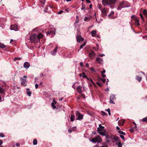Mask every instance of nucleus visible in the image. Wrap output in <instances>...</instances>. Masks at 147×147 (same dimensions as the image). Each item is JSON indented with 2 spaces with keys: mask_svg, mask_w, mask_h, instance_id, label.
<instances>
[{
  "mask_svg": "<svg viewBox=\"0 0 147 147\" xmlns=\"http://www.w3.org/2000/svg\"><path fill=\"white\" fill-rule=\"evenodd\" d=\"M99 127L97 129L98 133L102 136H105L106 131L105 129H104V127L101 126V124L99 125Z\"/></svg>",
  "mask_w": 147,
  "mask_h": 147,
  "instance_id": "f257e3e1",
  "label": "nucleus"
},
{
  "mask_svg": "<svg viewBox=\"0 0 147 147\" xmlns=\"http://www.w3.org/2000/svg\"><path fill=\"white\" fill-rule=\"evenodd\" d=\"M90 140L94 143L96 142L101 143L102 141L101 138L99 135L96 136L92 138L91 140Z\"/></svg>",
  "mask_w": 147,
  "mask_h": 147,
  "instance_id": "f03ea898",
  "label": "nucleus"
},
{
  "mask_svg": "<svg viewBox=\"0 0 147 147\" xmlns=\"http://www.w3.org/2000/svg\"><path fill=\"white\" fill-rule=\"evenodd\" d=\"M130 6V4L129 3L124 1H123L118 7L117 9L118 10H120L122 8L129 7Z\"/></svg>",
  "mask_w": 147,
  "mask_h": 147,
  "instance_id": "7ed1b4c3",
  "label": "nucleus"
},
{
  "mask_svg": "<svg viewBox=\"0 0 147 147\" xmlns=\"http://www.w3.org/2000/svg\"><path fill=\"white\" fill-rule=\"evenodd\" d=\"M117 0H102V3L105 6L108 5H112Z\"/></svg>",
  "mask_w": 147,
  "mask_h": 147,
  "instance_id": "20e7f679",
  "label": "nucleus"
},
{
  "mask_svg": "<svg viewBox=\"0 0 147 147\" xmlns=\"http://www.w3.org/2000/svg\"><path fill=\"white\" fill-rule=\"evenodd\" d=\"M30 42L32 43L38 42L37 36L35 34H33L30 36Z\"/></svg>",
  "mask_w": 147,
  "mask_h": 147,
  "instance_id": "39448f33",
  "label": "nucleus"
},
{
  "mask_svg": "<svg viewBox=\"0 0 147 147\" xmlns=\"http://www.w3.org/2000/svg\"><path fill=\"white\" fill-rule=\"evenodd\" d=\"M76 115L77 118H76V120H80L83 118V115L81 114L78 111L76 112Z\"/></svg>",
  "mask_w": 147,
  "mask_h": 147,
  "instance_id": "423d86ee",
  "label": "nucleus"
},
{
  "mask_svg": "<svg viewBox=\"0 0 147 147\" xmlns=\"http://www.w3.org/2000/svg\"><path fill=\"white\" fill-rule=\"evenodd\" d=\"M23 78H25V79H24L22 78H21L20 79L21 81H22L21 82V84L22 86H25L26 85V79L27 78V76H23Z\"/></svg>",
  "mask_w": 147,
  "mask_h": 147,
  "instance_id": "0eeeda50",
  "label": "nucleus"
},
{
  "mask_svg": "<svg viewBox=\"0 0 147 147\" xmlns=\"http://www.w3.org/2000/svg\"><path fill=\"white\" fill-rule=\"evenodd\" d=\"M76 38L77 42L79 43H80L84 40L83 38H82L81 36L79 35L77 36Z\"/></svg>",
  "mask_w": 147,
  "mask_h": 147,
  "instance_id": "6e6552de",
  "label": "nucleus"
},
{
  "mask_svg": "<svg viewBox=\"0 0 147 147\" xmlns=\"http://www.w3.org/2000/svg\"><path fill=\"white\" fill-rule=\"evenodd\" d=\"M10 29L11 30L17 31L18 29V28L17 25L15 24L11 25Z\"/></svg>",
  "mask_w": 147,
  "mask_h": 147,
  "instance_id": "1a4fd4ad",
  "label": "nucleus"
},
{
  "mask_svg": "<svg viewBox=\"0 0 147 147\" xmlns=\"http://www.w3.org/2000/svg\"><path fill=\"white\" fill-rule=\"evenodd\" d=\"M133 123L134 124V126L129 129L130 131L131 132H133L135 131H137V125L134 122Z\"/></svg>",
  "mask_w": 147,
  "mask_h": 147,
  "instance_id": "9d476101",
  "label": "nucleus"
},
{
  "mask_svg": "<svg viewBox=\"0 0 147 147\" xmlns=\"http://www.w3.org/2000/svg\"><path fill=\"white\" fill-rule=\"evenodd\" d=\"M106 137L105 140L107 142L110 141L111 140H112V137L111 136H109L107 135H105V136Z\"/></svg>",
  "mask_w": 147,
  "mask_h": 147,
  "instance_id": "9b49d317",
  "label": "nucleus"
},
{
  "mask_svg": "<svg viewBox=\"0 0 147 147\" xmlns=\"http://www.w3.org/2000/svg\"><path fill=\"white\" fill-rule=\"evenodd\" d=\"M30 66V64L29 63L27 62H25L24 65V67L26 69L28 68Z\"/></svg>",
  "mask_w": 147,
  "mask_h": 147,
  "instance_id": "f8f14e48",
  "label": "nucleus"
},
{
  "mask_svg": "<svg viewBox=\"0 0 147 147\" xmlns=\"http://www.w3.org/2000/svg\"><path fill=\"white\" fill-rule=\"evenodd\" d=\"M96 61L99 63H102L103 61L102 58L99 57H97L96 58Z\"/></svg>",
  "mask_w": 147,
  "mask_h": 147,
  "instance_id": "ddd939ff",
  "label": "nucleus"
},
{
  "mask_svg": "<svg viewBox=\"0 0 147 147\" xmlns=\"http://www.w3.org/2000/svg\"><path fill=\"white\" fill-rule=\"evenodd\" d=\"M112 140L113 142L115 141H119V138L116 136H115L113 138H112Z\"/></svg>",
  "mask_w": 147,
  "mask_h": 147,
  "instance_id": "4468645a",
  "label": "nucleus"
},
{
  "mask_svg": "<svg viewBox=\"0 0 147 147\" xmlns=\"http://www.w3.org/2000/svg\"><path fill=\"white\" fill-rule=\"evenodd\" d=\"M131 18L133 20L135 21V24L137 25H138V20L136 17L134 15H133L131 16Z\"/></svg>",
  "mask_w": 147,
  "mask_h": 147,
  "instance_id": "2eb2a0df",
  "label": "nucleus"
},
{
  "mask_svg": "<svg viewBox=\"0 0 147 147\" xmlns=\"http://www.w3.org/2000/svg\"><path fill=\"white\" fill-rule=\"evenodd\" d=\"M95 53L93 51H92L89 54L90 57L92 59H93V57L94 56Z\"/></svg>",
  "mask_w": 147,
  "mask_h": 147,
  "instance_id": "dca6fc26",
  "label": "nucleus"
},
{
  "mask_svg": "<svg viewBox=\"0 0 147 147\" xmlns=\"http://www.w3.org/2000/svg\"><path fill=\"white\" fill-rule=\"evenodd\" d=\"M82 87L80 86H78L76 88L78 92L80 93V94L82 92V91L81 90Z\"/></svg>",
  "mask_w": 147,
  "mask_h": 147,
  "instance_id": "f3484780",
  "label": "nucleus"
},
{
  "mask_svg": "<svg viewBox=\"0 0 147 147\" xmlns=\"http://www.w3.org/2000/svg\"><path fill=\"white\" fill-rule=\"evenodd\" d=\"M125 121L123 120H120L118 121V124L119 125L122 126L124 123Z\"/></svg>",
  "mask_w": 147,
  "mask_h": 147,
  "instance_id": "a211bd4d",
  "label": "nucleus"
},
{
  "mask_svg": "<svg viewBox=\"0 0 147 147\" xmlns=\"http://www.w3.org/2000/svg\"><path fill=\"white\" fill-rule=\"evenodd\" d=\"M26 93L29 96H31L32 92L30 91V89L29 88L26 89Z\"/></svg>",
  "mask_w": 147,
  "mask_h": 147,
  "instance_id": "6ab92c4d",
  "label": "nucleus"
},
{
  "mask_svg": "<svg viewBox=\"0 0 147 147\" xmlns=\"http://www.w3.org/2000/svg\"><path fill=\"white\" fill-rule=\"evenodd\" d=\"M5 91V89L3 88L0 87V93L3 94H4Z\"/></svg>",
  "mask_w": 147,
  "mask_h": 147,
  "instance_id": "aec40b11",
  "label": "nucleus"
},
{
  "mask_svg": "<svg viewBox=\"0 0 147 147\" xmlns=\"http://www.w3.org/2000/svg\"><path fill=\"white\" fill-rule=\"evenodd\" d=\"M43 35H42V34L41 33H39L38 34V36H37V37L38 38V41L39 42L40 39L43 38Z\"/></svg>",
  "mask_w": 147,
  "mask_h": 147,
  "instance_id": "412c9836",
  "label": "nucleus"
},
{
  "mask_svg": "<svg viewBox=\"0 0 147 147\" xmlns=\"http://www.w3.org/2000/svg\"><path fill=\"white\" fill-rule=\"evenodd\" d=\"M47 33L49 34H51L52 35H53V36L55 34L54 31H53L52 30L48 31Z\"/></svg>",
  "mask_w": 147,
  "mask_h": 147,
  "instance_id": "4be33fe9",
  "label": "nucleus"
},
{
  "mask_svg": "<svg viewBox=\"0 0 147 147\" xmlns=\"http://www.w3.org/2000/svg\"><path fill=\"white\" fill-rule=\"evenodd\" d=\"M91 34L92 36H94L96 34V30H93L91 32Z\"/></svg>",
  "mask_w": 147,
  "mask_h": 147,
  "instance_id": "5701e85b",
  "label": "nucleus"
},
{
  "mask_svg": "<svg viewBox=\"0 0 147 147\" xmlns=\"http://www.w3.org/2000/svg\"><path fill=\"white\" fill-rule=\"evenodd\" d=\"M79 75L80 77H82L83 78H87V76L85 75L84 72H83L82 74H80Z\"/></svg>",
  "mask_w": 147,
  "mask_h": 147,
  "instance_id": "b1692460",
  "label": "nucleus"
},
{
  "mask_svg": "<svg viewBox=\"0 0 147 147\" xmlns=\"http://www.w3.org/2000/svg\"><path fill=\"white\" fill-rule=\"evenodd\" d=\"M116 98L115 96L114 95H112L110 96V99H111L112 100H114Z\"/></svg>",
  "mask_w": 147,
  "mask_h": 147,
  "instance_id": "393cba45",
  "label": "nucleus"
},
{
  "mask_svg": "<svg viewBox=\"0 0 147 147\" xmlns=\"http://www.w3.org/2000/svg\"><path fill=\"white\" fill-rule=\"evenodd\" d=\"M75 116L74 115H71L70 118V120L71 121H73L74 120Z\"/></svg>",
  "mask_w": 147,
  "mask_h": 147,
  "instance_id": "a878e982",
  "label": "nucleus"
},
{
  "mask_svg": "<svg viewBox=\"0 0 147 147\" xmlns=\"http://www.w3.org/2000/svg\"><path fill=\"white\" fill-rule=\"evenodd\" d=\"M6 45H4V44L0 43V47L1 48H3L6 47Z\"/></svg>",
  "mask_w": 147,
  "mask_h": 147,
  "instance_id": "bb28decb",
  "label": "nucleus"
},
{
  "mask_svg": "<svg viewBox=\"0 0 147 147\" xmlns=\"http://www.w3.org/2000/svg\"><path fill=\"white\" fill-rule=\"evenodd\" d=\"M33 143L34 145H36L37 143V139H34L33 140Z\"/></svg>",
  "mask_w": 147,
  "mask_h": 147,
  "instance_id": "cd10ccee",
  "label": "nucleus"
},
{
  "mask_svg": "<svg viewBox=\"0 0 147 147\" xmlns=\"http://www.w3.org/2000/svg\"><path fill=\"white\" fill-rule=\"evenodd\" d=\"M57 51V50H56V49H55L51 53V54L53 55H55V54Z\"/></svg>",
  "mask_w": 147,
  "mask_h": 147,
  "instance_id": "c85d7f7f",
  "label": "nucleus"
},
{
  "mask_svg": "<svg viewBox=\"0 0 147 147\" xmlns=\"http://www.w3.org/2000/svg\"><path fill=\"white\" fill-rule=\"evenodd\" d=\"M143 14L147 18V11L146 10H144L143 12Z\"/></svg>",
  "mask_w": 147,
  "mask_h": 147,
  "instance_id": "c756f323",
  "label": "nucleus"
},
{
  "mask_svg": "<svg viewBox=\"0 0 147 147\" xmlns=\"http://www.w3.org/2000/svg\"><path fill=\"white\" fill-rule=\"evenodd\" d=\"M101 12L103 14H105L106 13V11L105 8H102V10Z\"/></svg>",
  "mask_w": 147,
  "mask_h": 147,
  "instance_id": "7c9ffc66",
  "label": "nucleus"
},
{
  "mask_svg": "<svg viewBox=\"0 0 147 147\" xmlns=\"http://www.w3.org/2000/svg\"><path fill=\"white\" fill-rule=\"evenodd\" d=\"M118 131L119 133L120 134H122L123 135H125V133H124V132H123V131H121L120 130H118Z\"/></svg>",
  "mask_w": 147,
  "mask_h": 147,
  "instance_id": "2f4dec72",
  "label": "nucleus"
},
{
  "mask_svg": "<svg viewBox=\"0 0 147 147\" xmlns=\"http://www.w3.org/2000/svg\"><path fill=\"white\" fill-rule=\"evenodd\" d=\"M86 43L85 42H84L80 46V49H82L83 47L86 45Z\"/></svg>",
  "mask_w": 147,
  "mask_h": 147,
  "instance_id": "473e14b6",
  "label": "nucleus"
},
{
  "mask_svg": "<svg viewBox=\"0 0 147 147\" xmlns=\"http://www.w3.org/2000/svg\"><path fill=\"white\" fill-rule=\"evenodd\" d=\"M55 104L54 103V102H52L51 103V106L53 109H55L56 108V107L55 105Z\"/></svg>",
  "mask_w": 147,
  "mask_h": 147,
  "instance_id": "72a5a7b5",
  "label": "nucleus"
},
{
  "mask_svg": "<svg viewBox=\"0 0 147 147\" xmlns=\"http://www.w3.org/2000/svg\"><path fill=\"white\" fill-rule=\"evenodd\" d=\"M101 115L103 116H104L107 115V114L104 111H101Z\"/></svg>",
  "mask_w": 147,
  "mask_h": 147,
  "instance_id": "f704fd0d",
  "label": "nucleus"
},
{
  "mask_svg": "<svg viewBox=\"0 0 147 147\" xmlns=\"http://www.w3.org/2000/svg\"><path fill=\"white\" fill-rule=\"evenodd\" d=\"M142 121L144 122H147V117L143 118Z\"/></svg>",
  "mask_w": 147,
  "mask_h": 147,
  "instance_id": "c9c22d12",
  "label": "nucleus"
},
{
  "mask_svg": "<svg viewBox=\"0 0 147 147\" xmlns=\"http://www.w3.org/2000/svg\"><path fill=\"white\" fill-rule=\"evenodd\" d=\"M118 142H118V143L117 146H118V147H121L122 144H121L120 141H119Z\"/></svg>",
  "mask_w": 147,
  "mask_h": 147,
  "instance_id": "e433bc0d",
  "label": "nucleus"
},
{
  "mask_svg": "<svg viewBox=\"0 0 147 147\" xmlns=\"http://www.w3.org/2000/svg\"><path fill=\"white\" fill-rule=\"evenodd\" d=\"M114 12L113 11H111V13L108 15V16L109 17H110L112 15H114Z\"/></svg>",
  "mask_w": 147,
  "mask_h": 147,
  "instance_id": "4c0bfd02",
  "label": "nucleus"
},
{
  "mask_svg": "<svg viewBox=\"0 0 147 147\" xmlns=\"http://www.w3.org/2000/svg\"><path fill=\"white\" fill-rule=\"evenodd\" d=\"M106 110L108 112L109 115L110 116L111 115V112H110V109H108L107 110Z\"/></svg>",
  "mask_w": 147,
  "mask_h": 147,
  "instance_id": "58836bf2",
  "label": "nucleus"
},
{
  "mask_svg": "<svg viewBox=\"0 0 147 147\" xmlns=\"http://www.w3.org/2000/svg\"><path fill=\"white\" fill-rule=\"evenodd\" d=\"M21 59V58L19 57H16L14 58V61L15 60H20Z\"/></svg>",
  "mask_w": 147,
  "mask_h": 147,
  "instance_id": "ea45409f",
  "label": "nucleus"
},
{
  "mask_svg": "<svg viewBox=\"0 0 147 147\" xmlns=\"http://www.w3.org/2000/svg\"><path fill=\"white\" fill-rule=\"evenodd\" d=\"M0 137H5V135L4 134L2 133H0Z\"/></svg>",
  "mask_w": 147,
  "mask_h": 147,
  "instance_id": "a19ab883",
  "label": "nucleus"
},
{
  "mask_svg": "<svg viewBox=\"0 0 147 147\" xmlns=\"http://www.w3.org/2000/svg\"><path fill=\"white\" fill-rule=\"evenodd\" d=\"M110 103H111L115 104L114 101H113V100H112L111 99H110Z\"/></svg>",
  "mask_w": 147,
  "mask_h": 147,
  "instance_id": "79ce46f5",
  "label": "nucleus"
},
{
  "mask_svg": "<svg viewBox=\"0 0 147 147\" xmlns=\"http://www.w3.org/2000/svg\"><path fill=\"white\" fill-rule=\"evenodd\" d=\"M96 83L100 87H101L102 85V84L100 83L97 82Z\"/></svg>",
  "mask_w": 147,
  "mask_h": 147,
  "instance_id": "37998d69",
  "label": "nucleus"
},
{
  "mask_svg": "<svg viewBox=\"0 0 147 147\" xmlns=\"http://www.w3.org/2000/svg\"><path fill=\"white\" fill-rule=\"evenodd\" d=\"M41 3H42V4L44 5L45 3V0L42 1H41Z\"/></svg>",
  "mask_w": 147,
  "mask_h": 147,
  "instance_id": "c03bdc74",
  "label": "nucleus"
},
{
  "mask_svg": "<svg viewBox=\"0 0 147 147\" xmlns=\"http://www.w3.org/2000/svg\"><path fill=\"white\" fill-rule=\"evenodd\" d=\"M120 136L123 140H125V138H124V136H123L122 135H120Z\"/></svg>",
  "mask_w": 147,
  "mask_h": 147,
  "instance_id": "a18cd8bd",
  "label": "nucleus"
},
{
  "mask_svg": "<svg viewBox=\"0 0 147 147\" xmlns=\"http://www.w3.org/2000/svg\"><path fill=\"white\" fill-rule=\"evenodd\" d=\"M79 22L78 19H76V20L75 22V23H78Z\"/></svg>",
  "mask_w": 147,
  "mask_h": 147,
  "instance_id": "49530a36",
  "label": "nucleus"
},
{
  "mask_svg": "<svg viewBox=\"0 0 147 147\" xmlns=\"http://www.w3.org/2000/svg\"><path fill=\"white\" fill-rule=\"evenodd\" d=\"M88 19V17H85L84 18V21H86Z\"/></svg>",
  "mask_w": 147,
  "mask_h": 147,
  "instance_id": "de8ad7c7",
  "label": "nucleus"
},
{
  "mask_svg": "<svg viewBox=\"0 0 147 147\" xmlns=\"http://www.w3.org/2000/svg\"><path fill=\"white\" fill-rule=\"evenodd\" d=\"M100 80H102L103 83H105L106 81V80L105 79H101Z\"/></svg>",
  "mask_w": 147,
  "mask_h": 147,
  "instance_id": "09e8293b",
  "label": "nucleus"
},
{
  "mask_svg": "<svg viewBox=\"0 0 147 147\" xmlns=\"http://www.w3.org/2000/svg\"><path fill=\"white\" fill-rule=\"evenodd\" d=\"M80 65L81 67H83V64L82 62H81L80 63Z\"/></svg>",
  "mask_w": 147,
  "mask_h": 147,
  "instance_id": "8fccbe9b",
  "label": "nucleus"
},
{
  "mask_svg": "<svg viewBox=\"0 0 147 147\" xmlns=\"http://www.w3.org/2000/svg\"><path fill=\"white\" fill-rule=\"evenodd\" d=\"M63 12V11L62 10H61V11H59L58 13V14H61Z\"/></svg>",
  "mask_w": 147,
  "mask_h": 147,
  "instance_id": "3c124183",
  "label": "nucleus"
},
{
  "mask_svg": "<svg viewBox=\"0 0 147 147\" xmlns=\"http://www.w3.org/2000/svg\"><path fill=\"white\" fill-rule=\"evenodd\" d=\"M35 88L37 89L38 87V85L36 84L35 85Z\"/></svg>",
  "mask_w": 147,
  "mask_h": 147,
  "instance_id": "603ef678",
  "label": "nucleus"
},
{
  "mask_svg": "<svg viewBox=\"0 0 147 147\" xmlns=\"http://www.w3.org/2000/svg\"><path fill=\"white\" fill-rule=\"evenodd\" d=\"M90 69L92 71H94V68L93 67H91Z\"/></svg>",
  "mask_w": 147,
  "mask_h": 147,
  "instance_id": "864d4df0",
  "label": "nucleus"
},
{
  "mask_svg": "<svg viewBox=\"0 0 147 147\" xmlns=\"http://www.w3.org/2000/svg\"><path fill=\"white\" fill-rule=\"evenodd\" d=\"M85 9V7L83 6V4H82V6L81 8V9L82 10H84Z\"/></svg>",
  "mask_w": 147,
  "mask_h": 147,
  "instance_id": "5fc2aeb1",
  "label": "nucleus"
},
{
  "mask_svg": "<svg viewBox=\"0 0 147 147\" xmlns=\"http://www.w3.org/2000/svg\"><path fill=\"white\" fill-rule=\"evenodd\" d=\"M104 56H105V55L104 54H100L98 55L99 56L101 57H102Z\"/></svg>",
  "mask_w": 147,
  "mask_h": 147,
  "instance_id": "6e6d98bb",
  "label": "nucleus"
},
{
  "mask_svg": "<svg viewBox=\"0 0 147 147\" xmlns=\"http://www.w3.org/2000/svg\"><path fill=\"white\" fill-rule=\"evenodd\" d=\"M3 143L2 140H0V146H1Z\"/></svg>",
  "mask_w": 147,
  "mask_h": 147,
  "instance_id": "4d7b16f0",
  "label": "nucleus"
},
{
  "mask_svg": "<svg viewBox=\"0 0 147 147\" xmlns=\"http://www.w3.org/2000/svg\"><path fill=\"white\" fill-rule=\"evenodd\" d=\"M16 145L18 147L20 146V144L19 143H17L16 144Z\"/></svg>",
  "mask_w": 147,
  "mask_h": 147,
  "instance_id": "13d9d810",
  "label": "nucleus"
},
{
  "mask_svg": "<svg viewBox=\"0 0 147 147\" xmlns=\"http://www.w3.org/2000/svg\"><path fill=\"white\" fill-rule=\"evenodd\" d=\"M140 17L142 18V19H143L144 18H143V17L142 16V14L140 13Z\"/></svg>",
  "mask_w": 147,
  "mask_h": 147,
  "instance_id": "bf43d9fd",
  "label": "nucleus"
},
{
  "mask_svg": "<svg viewBox=\"0 0 147 147\" xmlns=\"http://www.w3.org/2000/svg\"><path fill=\"white\" fill-rule=\"evenodd\" d=\"M54 102V103L56 104L57 103L56 101L54 99L53 100V102Z\"/></svg>",
  "mask_w": 147,
  "mask_h": 147,
  "instance_id": "052dcab7",
  "label": "nucleus"
},
{
  "mask_svg": "<svg viewBox=\"0 0 147 147\" xmlns=\"http://www.w3.org/2000/svg\"><path fill=\"white\" fill-rule=\"evenodd\" d=\"M89 65L88 63H86V67H88Z\"/></svg>",
  "mask_w": 147,
  "mask_h": 147,
  "instance_id": "680f3d73",
  "label": "nucleus"
},
{
  "mask_svg": "<svg viewBox=\"0 0 147 147\" xmlns=\"http://www.w3.org/2000/svg\"><path fill=\"white\" fill-rule=\"evenodd\" d=\"M81 96H82V98H85V96H84V94H82Z\"/></svg>",
  "mask_w": 147,
  "mask_h": 147,
  "instance_id": "e2e57ef3",
  "label": "nucleus"
},
{
  "mask_svg": "<svg viewBox=\"0 0 147 147\" xmlns=\"http://www.w3.org/2000/svg\"><path fill=\"white\" fill-rule=\"evenodd\" d=\"M68 131L69 133H71L72 132V131L70 129H68Z\"/></svg>",
  "mask_w": 147,
  "mask_h": 147,
  "instance_id": "0e129e2a",
  "label": "nucleus"
},
{
  "mask_svg": "<svg viewBox=\"0 0 147 147\" xmlns=\"http://www.w3.org/2000/svg\"><path fill=\"white\" fill-rule=\"evenodd\" d=\"M102 74V76L103 77V78H105V76H106V75L104 74Z\"/></svg>",
  "mask_w": 147,
  "mask_h": 147,
  "instance_id": "69168bd1",
  "label": "nucleus"
},
{
  "mask_svg": "<svg viewBox=\"0 0 147 147\" xmlns=\"http://www.w3.org/2000/svg\"><path fill=\"white\" fill-rule=\"evenodd\" d=\"M86 1L88 3H90L91 2L89 0H86Z\"/></svg>",
  "mask_w": 147,
  "mask_h": 147,
  "instance_id": "338daca9",
  "label": "nucleus"
},
{
  "mask_svg": "<svg viewBox=\"0 0 147 147\" xmlns=\"http://www.w3.org/2000/svg\"><path fill=\"white\" fill-rule=\"evenodd\" d=\"M100 147H107V145H104Z\"/></svg>",
  "mask_w": 147,
  "mask_h": 147,
  "instance_id": "774afa93",
  "label": "nucleus"
}]
</instances>
